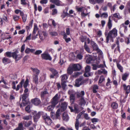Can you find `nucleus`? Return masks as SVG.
I'll return each instance as SVG.
<instances>
[{"label": "nucleus", "instance_id": "nucleus-1", "mask_svg": "<svg viewBox=\"0 0 130 130\" xmlns=\"http://www.w3.org/2000/svg\"><path fill=\"white\" fill-rule=\"evenodd\" d=\"M117 30L116 28H114L110 31L106 37V42L108 43L109 40L112 41V38L117 36Z\"/></svg>", "mask_w": 130, "mask_h": 130}, {"label": "nucleus", "instance_id": "nucleus-2", "mask_svg": "<svg viewBox=\"0 0 130 130\" xmlns=\"http://www.w3.org/2000/svg\"><path fill=\"white\" fill-rule=\"evenodd\" d=\"M28 95V93H24L23 95H21L22 98V102L20 105L21 107H22L23 106H24L28 104V101H26L25 99L27 98Z\"/></svg>", "mask_w": 130, "mask_h": 130}, {"label": "nucleus", "instance_id": "nucleus-3", "mask_svg": "<svg viewBox=\"0 0 130 130\" xmlns=\"http://www.w3.org/2000/svg\"><path fill=\"white\" fill-rule=\"evenodd\" d=\"M12 57L16 60L17 61L20 59L22 57V56L19 54L18 51H16L12 53Z\"/></svg>", "mask_w": 130, "mask_h": 130}, {"label": "nucleus", "instance_id": "nucleus-4", "mask_svg": "<svg viewBox=\"0 0 130 130\" xmlns=\"http://www.w3.org/2000/svg\"><path fill=\"white\" fill-rule=\"evenodd\" d=\"M42 58L44 59L51 60L52 58L49 54L47 52H45L41 54Z\"/></svg>", "mask_w": 130, "mask_h": 130}, {"label": "nucleus", "instance_id": "nucleus-5", "mask_svg": "<svg viewBox=\"0 0 130 130\" xmlns=\"http://www.w3.org/2000/svg\"><path fill=\"white\" fill-rule=\"evenodd\" d=\"M47 35V33L45 31H43L39 34V37L41 40L38 41V43H40L45 38V37Z\"/></svg>", "mask_w": 130, "mask_h": 130}, {"label": "nucleus", "instance_id": "nucleus-6", "mask_svg": "<svg viewBox=\"0 0 130 130\" xmlns=\"http://www.w3.org/2000/svg\"><path fill=\"white\" fill-rule=\"evenodd\" d=\"M58 94H56L53 98L51 101L52 104H53L56 106L58 103L59 99V98L58 97Z\"/></svg>", "mask_w": 130, "mask_h": 130}, {"label": "nucleus", "instance_id": "nucleus-7", "mask_svg": "<svg viewBox=\"0 0 130 130\" xmlns=\"http://www.w3.org/2000/svg\"><path fill=\"white\" fill-rule=\"evenodd\" d=\"M43 117L44 119L45 120V122L48 125H50L52 123V120L51 119L50 117L47 116L46 114L43 116Z\"/></svg>", "mask_w": 130, "mask_h": 130}, {"label": "nucleus", "instance_id": "nucleus-8", "mask_svg": "<svg viewBox=\"0 0 130 130\" xmlns=\"http://www.w3.org/2000/svg\"><path fill=\"white\" fill-rule=\"evenodd\" d=\"M31 101L33 104L36 106L39 105L41 103L40 100L38 98H35L32 99Z\"/></svg>", "mask_w": 130, "mask_h": 130}, {"label": "nucleus", "instance_id": "nucleus-9", "mask_svg": "<svg viewBox=\"0 0 130 130\" xmlns=\"http://www.w3.org/2000/svg\"><path fill=\"white\" fill-rule=\"evenodd\" d=\"M72 66L74 71H79L82 68V66L78 64H73Z\"/></svg>", "mask_w": 130, "mask_h": 130}, {"label": "nucleus", "instance_id": "nucleus-10", "mask_svg": "<svg viewBox=\"0 0 130 130\" xmlns=\"http://www.w3.org/2000/svg\"><path fill=\"white\" fill-rule=\"evenodd\" d=\"M83 79L82 78H80L76 80L75 86L77 87H79L80 85H82L83 83Z\"/></svg>", "mask_w": 130, "mask_h": 130}, {"label": "nucleus", "instance_id": "nucleus-11", "mask_svg": "<svg viewBox=\"0 0 130 130\" xmlns=\"http://www.w3.org/2000/svg\"><path fill=\"white\" fill-rule=\"evenodd\" d=\"M86 102L83 97H82L79 100V105L81 106H84Z\"/></svg>", "mask_w": 130, "mask_h": 130}, {"label": "nucleus", "instance_id": "nucleus-12", "mask_svg": "<svg viewBox=\"0 0 130 130\" xmlns=\"http://www.w3.org/2000/svg\"><path fill=\"white\" fill-rule=\"evenodd\" d=\"M24 81V79H22L19 84L17 85V88L16 87V89H15L16 91L18 90L20 88H22Z\"/></svg>", "mask_w": 130, "mask_h": 130}, {"label": "nucleus", "instance_id": "nucleus-13", "mask_svg": "<svg viewBox=\"0 0 130 130\" xmlns=\"http://www.w3.org/2000/svg\"><path fill=\"white\" fill-rule=\"evenodd\" d=\"M80 116L78 115L77 116L76 119V121L75 122V127L76 129L77 130H78L79 129V122L78 121V119H79L80 117Z\"/></svg>", "mask_w": 130, "mask_h": 130}, {"label": "nucleus", "instance_id": "nucleus-14", "mask_svg": "<svg viewBox=\"0 0 130 130\" xmlns=\"http://www.w3.org/2000/svg\"><path fill=\"white\" fill-rule=\"evenodd\" d=\"M67 105V103L66 102L62 103L61 108V111H64L66 109Z\"/></svg>", "mask_w": 130, "mask_h": 130}, {"label": "nucleus", "instance_id": "nucleus-15", "mask_svg": "<svg viewBox=\"0 0 130 130\" xmlns=\"http://www.w3.org/2000/svg\"><path fill=\"white\" fill-rule=\"evenodd\" d=\"M123 86L124 89L126 91V93L127 94L129 93L130 92V86H126L125 84H124Z\"/></svg>", "mask_w": 130, "mask_h": 130}, {"label": "nucleus", "instance_id": "nucleus-16", "mask_svg": "<svg viewBox=\"0 0 130 130\" xmlns=\"http://www.w3.org/2000/svg\"><path fill=\"white\" fill-rule=\"evenodd\" d=\"M30 69L33 72V74H35L36 75H38L39 74L40 72V70L31 67Z\"/></svg>", "mask_w": 130, "mask_h": 130}, {"label": "nucleus", "instance_id": "nucleus-17", "mask_svg": "<svg viewBox=\"0 0 130 130\" xmlns=\"http://www.w3.org/2000/svg\"><path fill=\"white\" fill-rule=\"evenodd\" d=\"M86 62L87 63H89L91 62V61L92 60V57L89 55H88L86 57Z\"/></svg>", "mask_w": 130, "mask_h": 130}, {"label": "nucleus", "instance_id": "nucleus-18", "mask_svg": "<svg viewBox=\"0 0 130 130\" xmlns=\"http://www.w3.org/2000/svg\"><path fill=\"white\" fill-rule=\"evenodd\" d=\"M120 30H122L124 29V32H125L127 30V26L125 25L124 23L122 24L120 26Z\"/></svg>", "mask_w": 130, "mask_h": 130}, {"label": "nucleus", "instance_id": "nucleus-19", "mask_svg": "<svg viewBox=\"0 0 130 130\" xmlns=\"http://www.w3.org/2000/svg\"><path fill=\"white\" fill-rule=\"evenodd\" d=\"M50 2L58 6H60L61 3L59 0H50Z\"/></svg>", "mask_w": 130, "mask_h": 130}, {"label": "nucleus", "instance_id": "nucleus-20", "mask_svg": "<svg viewBox=\"0 0 130 130\" xmlns=\"http://www.w3.org/2000/svg\"><path fill=\"white\" fill-rule=\"evenodd\" d=\"M111 16H109L108 17V21L107 23V26L108 28L109 29H110L112 26V21L111 20Z\"/></svg>", "mask_w": 130, "mask_h": 130}, {"label": "nucleus", "instance_id": "nucleus-21", "mask_svg": "<svg viewBox=\"0 0 130 130\" xmlns=\"http://www.w3.org/2000/svg\"><path fill=\"white\" fill-rule=\"evenodd\" d=\"M32 77L33 82L37 84L38 81V75H36L35 74H33Z\"/></svg>", "mask_w": 130, "mask_h": 130}, {"label": "nucleus", "instance_id": "nucleus-22", "mask_svg": "<svg viewBox=\"0 0 130 130\" xmlns=\"http://www.w3.org/2000/svg\"><path fill=\"white\" fill-rule=\"evenodd\" d=\"M55 106L54 105L52 104L51 105L48 106H47L46 110L47 111H52Z\"/></svg>", "mask_w": 130, "mask_h": 130}, {"label": "nucleus", "instance_id": "nucleus-23", "mask_svg": "<svg viewBox=\"0 0 130 130\" xmlns=\"http://www.w3.org/2000/svg\"><path fill=\"white\" fill-rule=\"evenodd\" d=\"M99 89V86L96 85H93L92 88V91L93 93H96Z\"/></svg>", "mask_w": 130, "mask_h": 130}, {"label": "nucleus", "instance_id": "nucleus-24", "mask_svg": "<svg viewBox=\"0 0 130 130\" xmlns=\"http://www.w3.org/2000/svg\"><path fill=\"white\" fill-rule=\"evenodd\" d=\"M63 119L65 121H67L69 119V117L66 112H64L63 113Z\"/></svg>", "mask_w": 130, "mask_h": 130}, {"label": "nucleus", "instance_id": "nucleus-25", "mask_svg": "<svg viewBox=\"0 0 130 130\" xmlns=\"http://www.w3.org/2000/svg\"><path fill=\"white\" fill-rule=\"evenodd\" d=\"M74 71L73 67L72 66L71 67L69 66L68 69H67V73L69 74H71Z\"/></svg>", "mask_w": 130, "mask_h": 130}, {"label": "nucleus", "instance_id": "nucleus-26", "mask_svg": "<svg viewBox=\"0 0 130 130\" xmlns=\"http://www.w3.org/2000/svg\"><path fill=\"white\" fill-rule=\"evenodd\" d=\"M92 46L93 49L94 50L97 51H99L100 50L99 48L98 47L97 44L95 43H93Z\"/></svg>", "mask_w": 130, "mask_h": 130}, {"label": "nucleus", "instance_id": "nucleus-27", "mask_svg": "<svg viewBox=\"0 0 130 130\" xmlns=\"http://www.w3.org/2000/svg\"><path fill=\"white\" fill-rule=\"evenodd\" d=\"M23 127L22 124L20 123L19 124L18 127L14 129V130H23Z\"/></svg>", "mask_w": 130, "mask_h": 130}, {"label": "nucleus", "instance_id": "nucleus-28", "mask_svg": "<svg viewBox=\"0 0 130 130\" xmlns=\"http://www.w3.org/2000/svg\"><path fill=\"white\" fill-rule=\"evenodd\" d=\"M35 50L32 49H30L28 48H27L25 51V52L27 54H28L30 52L32 53L34 52Z\"/></svg>", "mask_w": 130, "mask_h": 130}, {"label": "nucleus", "instance_id": "nucleus-29", "mask_svg": "<svg viewBox=\"0 0 130 130\" xmlns=\"http://www.w3.org/2000/svg\"><path fill=\"white\" fill-rule=\"evenodd\" d=\"M23 124H24L25 127H28L32 124V122L31 121H29L27 122H26V121H24Z\"/></svg>", "mask_w": 130, "mask_h": 130}, {"label": "nucleus", "instance_id": "nucleus-30", "mask_svg": "<svg viewBox=\"0 0 130 130\" xmlns=\"http://www.w3.org/2000/svg\"><path fill=\"white\" fill-rule=\"evenodd\" d=\"M111 106L112 108L116 109L118 108V105L117 103L115 102H113L111 103Z\"/></svg>", "mask_w": 130, "mask_h": 130}, {"label": "nucleus", "instance_id": "nucleus-31", "mask_svg": "<svg viewBox=\"0 0 130 130\" xmlns=\"http://www.w3.org/2000/svg\"><path fill=\"white\" fill-rule=\"evenodd\" d=\"M49 70L54 76L56 75L58 73V72L55 69L52 68H50Z\"/></svg>", "mask_w": 130, "mask_h": 130}, {"label": "nucleus", "instance_id": "nucleus-32", "mask_svg": "<svg viewBox=\"0 0 130 130\" xmlns=\"http://www.w3.org/2000/svg\"><path fill=\"white\" fill-rule=\"evenodd\" d=\"M129 75V74L127 73H125L122 75V79L124 81L126 80L127 78Z\"/></svg>", "mask_w": 130, "mask_h": 130}, {"label": "nucleus", "instance_id": "nucleus-33", "mask_svg": "<svg viewBox=\"0 0 130 130\" xmlns=\"http://www.w3.org/2000/svg\"><path fill=\"white\" fill-rule=\"evenodd\" d=\"M61 81H66L68 79V77L66 74H63L61 76Z\"/></svg>", "mask_w": 130, "mask_h": 130}, {"label": "nucleus", "instance_id": "nucleus-34", "mask_svg": "<svg viewBox=\"0 0 130 130\" xmlns=\"http://www.w3.org/2000/svg\"><path fill=\"white\" fill-rule=\"evenodd\" d=\"M84 48L86 51H87L88 53H91V52H90V49L89 47L86 44V42H85V44L84 45Z\"/></svg>", "mask_w": 130, "mask_h": 130}, {"label": "nucleus", "instance_id": "nucleus-35", "mask_svg": "<svg viewBox=\"0 0 130 130\" xmlns=\"http://www.w3.org/2000/svg\"><path fill=\"white\" fill-rule=\"evenodd\" d=\"M3 62L5 64L9 63L10 62V60L6 58H4L3 59Z\"/></svg>", "mask_w": 130, "mask_h": 130}, {"label": "nucleus", "instance_id": "nucleus-36", "mask_svg": "<svg viewBox=\"0 0 130 130\" xmlns=\"http://www.w3.org/2000/svg\"><path fill=\"white\" fill-rule=\"evenodd\" d=\"M38 29L37 26L36 24H35L34 25V30L33 31V35H35L36 33V31H37Z\"/></svg>", "mask_w": 130, "mask_h": 130}, {"label": "nucleus", "instance_id": "nucleus-37", "mask_svg": "<svg viewBox=\"0 0 130 130\" xmlns=\"http://www.w3.org/2000/svg\"><path fill=\"white\" fill-rule=\"evenodd\" d=\"M41 116L40 113V112H38L36 115H34V118L35 121H36V119L39 118Z\"/></svg>", "mask_w": 130, "mask_h": 130}, {"label": "nucleus", "instance_id": "nucleus-38", "mask_svg": "<svg viewBox=\"0 0 130 130\" xmlns=\"http://www.w3.org/2000/svg\"><path fill=\"white\" fill-rule=\"evenodd\" d=\"M29 82V81L28 79V78H27L25 82H24L23 84V87L24 88H26L27 87L28 85Z\"/></svg>", "mask_w": 130, "mask_h": 130}, {"label": "nucleus", "instance_id": "nucleus-39", "mask_svg": "<svg viewBox=\"0 0 130 130\" xmlns=\"http://www.w3.org/2000/svg\"><path fill=\"white\" fill-rule=\"evenodd\" d=\"M108 17V14L107 13H103L101 14L100 17L104 18H106Z\"/></svg>", "mask_w": 130, "mask_h": 130}, {"label": "nucleus", "instance_id": "nucleus-40", "mask_svg": "<svg viewBox=\"0 0 130 130\" xmlns=\"http://www.w3.org/2000/svg\"><path fill=\"white\" fill-rule=\"evenodd\" d=\"M93 73H90V72H85V73L84 74V76L85 77H88L91 75H92Z\"/></svg>", "mask_w": 130, "mask_h": 130}, {"label": "nucleus", "instance_id": "nucleus-41", "mask_svg": "<svg viewBox=\"0 0 130 130\" xmlns=\"http://www.w3.org/2000/svg\"><path fill=\"white\" fill-rule=\"evenodd\" d=\"M31 117L30 115L24 116L23 117V119L25 120H29L31 119Z\"/></svg>", "mask_w": 130, "mask_h": 130}, {"label": "nucleus", "instance_id": "nucleus-42", "mask_svg": "<svg viewBox=\"0 0 130 130\" xmlns=\"http://www.w3.org/2000/svg\"><path fill=\"white\" fill-rule=\"evenodd\" d=\"M48 93L46 91H44L42 92L41 93V96L42 98L44 97L45 95Z\"/></svg>", "mask_w": 130, "mask_h": 130}, {"label": "nucleus", "instance_id": "nucleus-43", "mask_svg": "<svg viewBox=\"0 0 130 130\" xmlns=\"http://www.w3.org/2000/svg\"><path fill=\"white\" fill-rule=\"evenodd\" d=\"M75 94L70 95V100L71 102H73L75 99Z\"/></svg>", "mask_w": 130, "mask_h": 130}, {"label": "nucleus", "instance_id": "nucleus-44", "mask_svg": "<svg viewBox=\"0 0 130 130\" xmlns=\"http://www.w3.org/2000/svg\"><path fill=\"white\" fill-rule=\"evenodd\" d=\"M67 36H66L63 37V38L64 40H65L66 42L68 43V42L71 41V39L70 38H67Z\"/></svg>", "mask_w": 130, "mask_h": 130}, {"label": "nucleus", "instance_id": "nucleus-45", "mask_svg": "<svg viewBox=\"0 0 130 130\" xmlns=\"http://www.w3.org/2000/svg\"><path fill=\"white\" fill-rule=\"evenodd\" d=\"M105 80V78H104L103 76H101L100 78L99 79V80L98 82V84L99 83H102L103 81L104 80Z\"/></svg>", "mask_w": 130, "mask_h": 130}, {"label": "nucleus", "instance_id": "nucleus-46", "mask_svg": "<svg viewBox=\"0 0 130 130\" xmlns=\"http://www.w3.org/2000/svg\"><path fill=\"white\" fill-rule=\"evenodd\" d=\"M60 109H58L57 110L56 114V117L57 119H58L60 116Z\"/></svg>", "mask_w": 130, "mask_h": 130}, {"label": "nucleus", "instance_id": "nucleus-47", "mask_svg": "<svg viewBox=\"0 0 130 130\" xmlns=\"http://www.w3.org/2000/svg\"><path fill=\"white\" fill-rule=\"evenodd\" d=\"M68 93L70 95L75 94L76 92L72 90H69L68 92Z\"/></svg>", "mask_w": 130, "mask_h": 130}, {"label": "nucleus", "instance_id": "nucleus-48", "mask_svg": "<svg viewBox=\"0 0 130 130\" xmlns=\"http://www.w3.org/2000/svg\"><path fill=\"white\" fill-rule=\"evenodd\" d=\"M66 81H61V85L63 89H65L66 86Z\"/></svg>", "mask_w": 130, "mask_h": 130}, {"label": "nucleus", "instance_id": "nucleus-49", "mask_svg": "<svg viewBox=\"0 0 130 130\" xmlns=\"http://www.w3.org/2000/svg\"><path fill=\"white\" fill-rule=\"evenodd\" d=\"M2 82H3L5 85H8V83L7 81L4 80L3 78L1 79V80H0V84H1Z\"/></svg>", "mask_w": 130, "mask_h": 130}, {"label": "nucleus", "instance_id": "nucleus-50", "mask_svg": "<svg viewBox=\"0 0 130 130\" xmlns=\"http://www.w3.org/2000/svg\"><path fill=\"white\" fill-rule=\"evenodd\" d=\"M117 67L121 72H123V68L122 66L119 64H117Z\"/></svg>", "mask_w": 130, "mask_h": 130}, {"label": "nucleus", "instance_id": "nucleus-51", "mask_svg": "<svg viewBox=\"0 0 130 130\" xmlns=\"http://www.w3.org/2000/svg\"><path fill=\"white\" fill-rule=\"evenodd\" d=\"M50 34L52 36H57V33L55 32L52 31L50 32Z\"/></svg>", "mask_w": 130, "mask_h": 130}, {"label": "nucleus", "instance_id": "nucleus-52", "mask_svg": "<svg viewBox=\"0 0 130 130\" xmlns=\"http://www.w3.org/2000/svg\"><path fill=\"white\" fill-rule=\"evenodd\" d=\"M25 110L27 112H30V106L28 105L25 108Z\"/></svg>", "mask_w": 130, "mask_h": 130}, {"label": "nucleus", "instance_id": "nucleus-53", "mask_svg": "<svg viewBox=\"0 0 130 130\" xmlns=\"http://www.w3.org/2000/svg\"><path fill=\"white\" fill-rule=\"evenodd\" d=\"M113 17L118 19H120V15L118 13H116L113 14Z\"/></svg>", "mask_w": 130, "mask_h": 130}, {"label": "nucleus", "instance_id": "nucleus-54", "mask_svg": "<svg viewBox=\"0 0 130 130\" xmlns=\"http://www.w3.org/2000/svg\"><path fill=\"white\" fill-rule=\"evenodd\" d=\"M13 18L14 21H16L18 20L20 18V17L17 15H14Z\"/></svg>", "mask_w": 130, "mask_h": 130}, {"label": "nucleus", "instance_id": "nucleus-55", "mask_svg": "<svg viewBox=\"0 0 130 130\" xmlns=\"http://www.w3.org/2000/svg\"><path fill=\"white\" fill-rule=\"evenodd\" d=\"M90 70V67L89 66H87L85 68L86 72H89Z\"/></svg>", "mask_w": 130, "mask_h": 130}, {"label": "nucleus", "instance_id": "nucleus-56", "mask_svg": "<svg viewBox=\"0 0 130 130\" xmlns=\"http://www.w3.org/2000/svg\"><path fill=\"white\" fill-rule=\"evenodd\" d=\"M27 15L26 14H25L22 17L23 21L24 22H25L26 21L27 19Z\"/></svg>", "mask_w": 130, "mask_h": 130}, {"label": "nucleus", "instance_id": "nucleus-57", "mask_svg": "<svg viewBox=\"0 0 130 130\" xmlns=\"http://www.w3.org/2000/svg\"><path fill=\"white\" fill-rule=\"evenodd\" d=\"M6 55L8 57H12V53H11L10 52H7L6 53Z\"/></svg>", "mask_w": 130, "mask_h": 130}, {"label": "nucleus", "instance_id": "nucleus-58", "mask_svg": "<svg viewBox=\"0 0 130 130\" xmlns=\"http://www.w3.org/2000/svg\"><path fill=\"white\" fill-rule=\"evenodd\" d=\"M89 2L92 4L94 5L96 4V0H89Z\"/></svg>", "mask_w": 130, "mask_h": 130}, {"label": "nucleus", "instance_id": "nucleus-59", "mask_svg": "<svg viewBox=\"0 0 130 130\" xmlns=\"http://www.w3.org/2000/svg\"><path fill=\"white\" fill-rule=\"evenodd\" d=\"M91 121L93 123L98 122L99 121V120L97 118H93L91 119Z\"/></svg>", "mask_w": 130, "mask_h": 130}, {"label": "nucleus", "instance_id": "nucleus-60", "mask_svg": "<svg viewBox=\"0 0 130 130\" xmlns=\"http://www.w3.org/2000/svg\"><path fill=\"white\" fill-rule=\"evenodd\" d=\"M104 64H100V65H98L97 66V67L100 68H104L105 67H106V66L105 65V62L104 61Z\"/></svg>", "mask_w": 130, "mask_h": 130}, {"label": "nucleus", "instance_id": "nucleus-61", "mask_svg": "<svg viewBox=\"0 0 130 130\" xmlns=\"http://www.w3.org/2000/svg\"><path fill=\"white\" fill-rule=\"evenodd\" d=\"M83 7H76V9L79 12H83Z\"/></svg>", "mask_w": 130, "mask_h": 130}, {"label": "nucleus", "instance_id": "nucleus-62", "mask_svg": "<svg viewBox=\"0 0 130 130\" xmlns=\"http://www.w3.org/2000/svg\"><path fill=\"white\" fill-rule=\"evenodd\" d=\"M25 44H23L21 48V52L22 53L24 51L25 48Z\"/></svg>", "mask_w": 130, "mask_h": 130}, {"label": "nucleus", "instance_id": "nucleus-63", "mask_svg": "<svg viewBox=\"0 0 130 130\" xmlns=\"http://www.w3.org/2000/svg\"><path fill=\"white\" fill-rule=\"evenodd\" d=\"M42 53V51L41 50H37L35 53V55H38L41 54Z\"/></svg>", "mask_w": 130, "mask_h": 130}, {"label": "nucleus", "instance_id": "nucleus-64", "mask_svg": "<svg viewBox=\"0 0 130 130\" xmlns=\"http://www.w3.org/2000/svg\"><path fill=\"white\" fill-rule=\"evenodd\" d=\"M25 30L24 29H23L19 31L18 34H22L24 33Z\"/></svg>", "mask_w": 130, "mask_h": 130}]
</instances>
